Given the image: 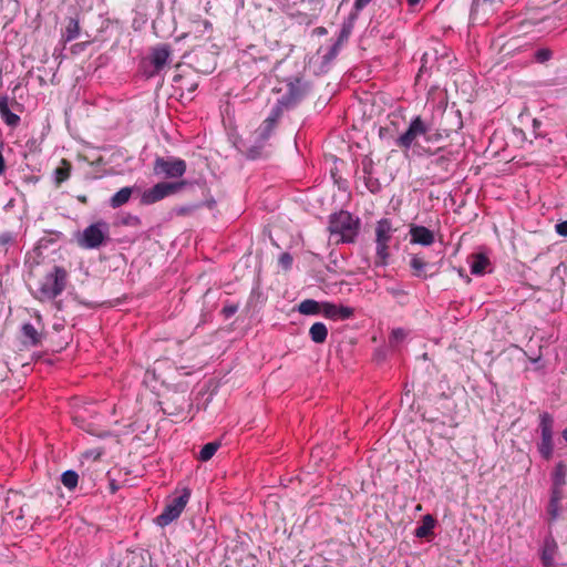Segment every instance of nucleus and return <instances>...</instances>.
<instances>
[{"instance_id":"nucleus-37","label":"nucleus","mask_w":567,"mask_h":567,"mask_svg":"<svg viewBox=\"0 0 567 567\" xmlns=\"http://www.w3.org/2000/svg\"><path fill=\"white\" fill-rule=\"evenodd\" d=\"M556 231L558 235L567 237V220L558 223L556 225Z\"/></svg>"},{"instance_id":"nucleus-28","label":"nucleus","mask_w":567,"mask_h":567,"mask_svg":"<svg viewBox=\"0 0 567 567\" xmlns=\"http://www.w3.org/2000/svg\"><path fill=\"white\" fill-rule=\"evenodd\" d=\"M61 482L68 489H74L79 482V475L75 471L68 470L62 473Z\"/></svg>"},{"instance_id":"nucleus-19","label":"nucleus","mask_w":567,"mask_h":567,"mask_svg":"<svg viewBox=\"0 0 567 567\" xmlns=\"http://www.w3.org/2000/svg\"><path fill=\"white\" fill-rule=\"evenodd\" d=\"M322 303L313 299H305L298 305V311L305 316L320 315L322 311Z\"/></svg>"},{"instance_id":"nucleus-30","label":"nucleus","mask_w":567,"mask_h":567,"mask_svg":"<svg viewBox=\"0 0 567 567\" xmlns=\"http://www.w3.org/2000/svg\"><path fill=\"white\" fill-rule=\"evenodd\" d=\"M321 313L329 319L337 320V305L324 301Z\"/></svg>"},{"instance_id":"nucleus-24","label":"nucleus","mask_w":567,"mask_h":567,"mask_svg":"<svg viewBox=\"0 0 567 567\" xmlns=\"http://www.w3.org/2000/svg\"><path fill=\"white\" fill-rule=\"evenodd\" d=\"M71 168L72 166L66 159L61 161V165L56 167L53 173L56 185H60L70 177Z\"/></svg>"},{"instance_id":"nucleus-21","label":"nucleus","mask_w":567,"mask_h":567,"mask_svg":"<svg viewBox=\"0 0 567 567\" xmlns=\"http://www.w3.org/2000/svg\"><path fill=\"white\" fill-rule=\"evenodd\" d=\"M309 336L315 343H323L328 337V328L323 322H315L309 329Z\"/></svg>"},{"instance_id":"nucleus-6","label":"nucleus","mask_w":567,"mask_h":567,"mask_svg":"<svg viewBox=\"0 0 567 567\" xmlns=\"http://www.w3.org/2000/svg\"><path fill=\"white\" fill-rule=\"evenodd\" d=\"M189 497L190 491L184 488L181 495L174 497L165 505L162 514L155 519L156 524L161 527H165L177 519L185 509Z\"/></svg>"},{"instance_id":"nucleus-41","label":"nucleus","mask_w":567,"mask_h":567,"mask_svg":"<svg viewBox=\"0 0 567 567\" xmlns=\"http://www.w3.org/2000/svg\"><path fill=\"white\" fill-rule=\"evenodd\" d=\"M315 32H316V33H318V34H326V33H327L326 29H324V28H322V27L317 28V29L315 30Z\"/></svg>"},{"instance_id":"nucleus-3","label":"nucleus","mask_w":567,"mask_h":567,"mask_svg":"<svg viewBox=\"0 0 567 567\" xmlns=\"http://www.w3.org/2000/svg\"><path fill=\"white\" fill-rule=\"evenodd\" d=\"M282 113L279 106H272L269 115L254 132V145L249 150L250 157L255 158L259 155L260 150L265 147L269 138L272 136Z\"/></svg>"},{"instance_id":"nucleus-39","label":"nucleus","mask_w":567,"mask_h":567,"mask_svg":"<svg viewBox=\"0 0 567 567\" xmlns=\"http://www.w3.org/2000/svg\"><path fill=\"white\" fill-rule=\"evenodd\" d=\"M2 151H3V143L0 141V176L6 171V162H4V157H3Z\"/></svg>"},{"instance_id":"nucleus-36","label":"nucleus","mask_w":567,"mask_h":567,"mask_svg":"<svg viewBox=\"0 0 567 567\" xmlns=\"http://www.w3.org/2000/svg\"><path fill=\"white\" fill-rule=\"evenodd\" d=\"M411 267L416 271H421L424 269L425 262L421 258L414 257L411 260Z\"/></svg>"},{"instance_id":"nucleus-31","label":"nucleus","mask_w":567,"mask_h":567,"mask_svg":"<svg viewBox=\"0 0 567 567\" xmlns=\"http://www.w3.org/2000/svg\"><path fill=\"white\" fill-rule=\"evenodd\" d=\"M406 337V332L403 329H394L390 336V346L394 347L400 343Z\"/></svg>"},{"instance_id":"nucleus-7","label":"nucleus","mask_w":567,"mask_h":567,"mask_svg":"<svg viewBox=\"0 0 567 567\" xmlns=\"http://www.w3.org/2000/svg\"><path fill=\"white\" fill-rule=\"evenodd\" d=\"M186 184H187L186 181H181V182H176V183H167V182L158 183V184L154 185L153 187L143 192V194L141 196V203L143 205L155 204V203L162 200L163 198L179 192L181 189H183L186 186Z\"/></svg>"},{"instance_id":"nucleus-32","label":"nucleus","mask_w":567,"mask_h":567,"mask_svg":"<svg viewBox=\"0 0 567 567\" xmlns=\"http://www.w3.org/2000/svg\"><path fill=\"white\" fill-rule=\"evenodd\" d=\"M353 315V309L350 307H344L342 305H337V320L348 319Z\"/></svg>"},{"instance_id":"nucleus-35","label":"nucleus","mask_w":567,"mask_h":567,"mask_svg":"<svg viewBox=\"0 0 567 567\" xmlns=\"http://www.w3.org/2000/svg\"><path fill=\"white\" fill-rule=\"evenodd\" d=\"M279 262L285 269H289L292 265V257L288 252H284L279 258Z\"/></svg>"},{"instance_id":"nucleus-29","label":"nucleus","mask_w":567,"mask_h":567,"mask_svg":"<svg viewBox=\"0 0 567 567\" xmlns=\"http://www.w3.org/2000/svg\"><path fill=\"white\" fill-rule=\"evenodd\" d=\"M18 234L12 231H3L0 234V248L7 252L9 247L14 246L17 243Z\"/></svg>"},{"instance_id":"nucleus-10","label":"nucleus","mask_w":567,"mask_h":567,"mask_svg":"<svg viewBox=\"0 0 567 567\" xmlns=\"http://www.w3.org/2000/svg\"><path fill=\"white\" fill-rule=\"evenodd\" d=\"M427 131V125L416 116L411 121L406 132L398 138L396 144L400 147L410 148L419 137L425 136Z\"/></svg>"},{"instance_id":"nucleus-14","label":"nucleus","mask_w":567,"mask_h":567,"mask_svg":"<svg viewBox=\"0 0 567 567\" xmlns=\"http://www.w3.org/2000/svg\"><path fill=\"white\" fill-rule=\"evenodd\" d=\"M171 56V50L168 45L161 44L152 49L150 54L151 64L154 66L155 71H161L168 62Z\"/></svg>"},{"instance_id":"nucleus-5","label":"nucleus","mask_w":567,"mask_h":567,"mask_svg":"<svg viewBox=\"0 0 567 567\" xmlns=\"http://www.w3.org/2000/svg\"><path fill=\"white\" fill-rule=\"evenodd\" d=\"M110 227L104 220L96 221L87 226L79 238L81 247L95 249L102 246L109 239Z\"/></svg>"},{"instance_id":"nucleus-11","label":"nucleus","mask_w":567,"mask_h":567,"mask_svg":"<svg viewBox=\"0 0 567 567\" xmlns=\"http://www.w3.org/2000/svg\"><path fill=\"white\" fill-rule=\"evenodd\" d=\"M303 96V90L301 89V81L297 79L295 82L288 84V90L274 106H279L280 112L284 114L285 110L295 106Z\"/></svg>"},{"instance_id":"nucleus-26","label":"nucleus","mask_w":567,"mask_h":567,"mask_svg":"<svg viewBox=\"0 0 567 567\" xmlns=\"http://www.w3.org/2000/svg\"><path fill=\"white\" fill-rule=\"evenodd\" d=\"M219 447H220V443L216 442V441L205 444L202 447V450L199 451V454L197 456L198 460L202 462L209 461L215 455V453L217 452V450Z\"/></svg>"},{"instance_id":"nucleus-42","label":"nucleus","mask_w":567,"mask_h":567,"mask_svg":"<svg viewBox=\"0 0 567 567\" xmlns=\"http://www.w3.org/2000/svg\"><path fill=\"white\" fill-rule=\"evenodd\" d=\"M561 436L565 440V442L567 443V427L563 430Z\"/></svg>"},{"instance_id":"nucleus-17","label":"nucleus","mask_w":567,"mask_h":567,"mask_svg":"<svg viewBox=\"0 0 567 567\" xmlns=\"http://www.w3.org/2000/svg\"><path fill=\"white\" fill-rule=\"evenodd\" d=\"M557 545L553 539H546L542 550V561L545 567H554Z\"/></svg>"},{"instance_id":"nucleus-25","label":"nucleus","mask_w":567,"mask_h":567,"mask_svg":"<svg viewBox=\"0 0 567 567\" xmlns=\"http://www.w3.org/2000/svg\"><path fill=\"white\" fill-rule=\"evenodd\" d=\"M391 223L386 219H382L377 226V241L388 243L391 238Z\"/></svg>"},{"instance_id":"nucleus-13","label":"nucleus","mask_w":567,"mask_h":567,"mask_svg":"<svg viewBox=\"0 0 567 567\" xmlns=\"http://www.w3.org/2000/svg\"><path fill=\"white\" fill-rule=\"evenodd\" d=\"M22 343L25 347H39L42 343L43 333L39 331L32 323L27 322L21 327Z\"/></svg>"},{"instance_id":"nucleus-4","label":"nucleus","mask_w":567,"mask_h":567,"mask_svg":"<svg viewBox=\"0 0 567 567\" xmlns=\"http://www.w3.org/2000/svg\"><path fill=\"white\" fill-rule=\"evenodd\" d=\"M329 229L336 241H354V221L349 212L341 210L330 218Z\"/></svg>"},{"instance_id":"nucleus-38","label":"nucleus","mask_w":567,"mask_h":567,"mask_svg":"<svg viewBox=\"0 0 567 567\" xmlns=\"http://www.w3.org/2000/svg\"><path fill=\"white\" fill-rule=\"evenodd\" d=\"M236 312H237V306H227V307H224V309H223V313L225 315L226 318L234 316Z\"/></svg>"},{"instance_id":"nucleus-43","label":"nucleus","mask_w":567,"mask_h":567,"mask_svg":"<svg viewBox=\"0 0 567 567\" xmlns=\"http://www.w3.org/2000/svg\"><path fill=\"white\" fill-rule=\"evenodd\" d=\"M131 220H132V221H133V224H135V225L140 224V218H138V217H136V216L131 217Z\"/></svg>"},{"instance_id":"nucleus-15","label":"nucleus","mask_w":567,"mask_h":567,"mask_svg":"<svg viewBox=\"0 0 567 567\" xmlns=\"http://www.w3.org/2000/svg\"><path fill=\"white\" fill-rule=\"evenodd\" d=\"M411 241L422 246H430L434 243V234L424 226H413L410 230Z\"/></svg>"},{"instance_id":"nucleus-20","label":"nucleus","mask_w":567,"mask_h":567,"mask_svg":"<svg viewBox=\"0 0 567 567\" xmlns=\"http://www.w3.org/2000/svg\"><path fill=\"white\" fill-rule=\"evenodd\" d=\"M563 499V492L551 491L547 513L551 520H556L560 516V502Z\"/></svg>"},{"instance_id":"nucleus-18","label":"nucleus","mask_w":567,"mask_h":567,"mask_svg":"<svg viewBox=\"0 0 567 567\" xmlns=\"http://www.w3.org/2000/svg\"><path fill=\"white\" fill-rule=\"evenodd\" d=\"M80 21L78 18H69L66 20V25L62 31V40L66 42H71L75 40L80 35Z\"/></svg>"},{"instance_id":"nucleus-1","label":"nucleus","mask_w":567,"mask_h":567,"mask_svg":"<svg viewBox=\"0 0 567 567\" xmlns=\"http://www.w3.org/2000/svg\"><path fill=\"white\" fill-rule=\"evenodd\" d=\"M350 34L351 24L344 23L336 41L330 44L320 47L317 52L309 58L307 62L309 71L315 75L327 73L331 66V63L339 54L341 47L348 41Z\"/></svg>"},{"instance_id":"nucleus-2","label":"nucleus","mask_w":567,"mask_h":567,"mask_svg":"<svg viewBox=\"0 0 567 567\" xmlns=\"http://www.w3.org/2000/svg\"><path fill=\"white\" fill-rule=\"evenodd\" d=\"M68 272L61 266H54L40 280L35 298L40 301L52 300L60 296L65 289Z\"/></svg>"},{"instance_id":"nucleus-12","label":"nucleus","mask_w":567,"mask_h":567,"mask_svg":"<svg viewBox=\"0 0 567 567\" xmlns=\"http://www.w3.org/2000/svg\"><path fill=\"white\" fill-rule=\"evenodd\" d=\"M468 265L471 272L476 276L485 275L492 270L489 258L483 252L471 255L468 257Z\"/></svg>"},{"instance_id":"nucleus-34","label":"nucleus","mask_w":567,"mask_h":567,"mask_svg":"<svg viewBox=\"0 0 567 567\" xmlns=\"http://www.w3.org/2000/svg\"><path fill=\"white\" fill-rule=\"evenodd\" d=\"M551 52L548 49H539L535 53V58L538 62H546L550 59Z\"/></svg>"},{"instance_id":"nucleus-22","label":"nucleus","mask_w":567,"mask_h":567,"mask_svg":"<svg viewBox=\"0 0 567 567\" xmlns=\"http://www.w3.org/2000/svg\"><path fill=\"white\" fill-rule=\"evenodd\" d=\"M132 193H133V188L132 187H123L121 188L118 192H116L110 199V206L112 208H118L121 206H123L124 204H126L131 196H132Z\"/></svg>"},{"instance_id":"nucleus-40","label":"nucleus","mask_w":567,"mask_h":567,"mask_svg":"<svg viewBox=\"0 0 567 567\" xmlns=\"http://www.w3.org/2000/svg\"><path fill=\"white\" fill-rule=\"evenodd\" d=\"M371 0H357V10L367 6Z\"/></svg>"},{"instance_id":"nucleus-44","label":"nucleus","mask_w":567,"mask_h":567,"mask_svg":"<svg viewBox=\"0 0 567 567\" xmlns=\"http://www.w3.org/2000/svg\"><path fill=\"white\" fill-rule=\"evenodd\" d=\"M410 6H415L420 2V0H408Z\"/></svg>"},{"instance_id":"nucleus-27","label":"nucleus","mask_w":567,"mask_h":567,"mask_svg":"<svg viewBox=\"0 0 567 567\" xmlns=\"http://www.w3.org/2000/svg\"><path fill=\"white\" fill-rule=\"evenodd\" d=\"M566 477V468L563 464L557 465L554 478H553V489L557 492H563V486L565 485Z\"/></svg>"},{"instance_id":"nucleus-16","label":"nucleus","mask_w":567,"mask_h":567,"mask_svg":"<svg viewBox=\"0 0 567 567\" xmlns=\"http://www.w3.org/2000/svg\"><path fill=\"white\" fill-rule=\"evenodd\" d=\"M0 116L3 120V122L11 127H16L20 123V116L11 112L9 109L7 96L0 97Z\"/></svg>"},{"instance_id":"nucleus-45","label":"nucleus","mask_w":567,"mask_h":567,"mask_svg":"<svg viewBox=\"0 0 567 567\" xmlns=\"http://www.w3.org/2000/svg\"><path fill=\"white\" fill-rule=\"evenodd\" d=\"M35 318L39 322H41L42 316L39 312H35Z\"/></svg>"},{"instance_id":"nucleus-9","label":"nucleus","mask_w":567,"mask_h":567,"mask_svg":"<svg viewBox=\"0 0 567 567\" xmlns=\"http://www.w3.org/2000/svg\"><path fill=\"white\" fill-rule=\"evenodd\" d=\"M186 172V162L181 158L165 159L157 157L154 163V173L163 174L167 178H179Z\"/></svg>"},{"instance_id":"nucleus-33","label":"nucleus","mask_w":567,"mask_h":567,"mask_svg":"<svg viewBox=\"0 0 567 567\" xmlns=\"http://www.w3.org/2000/svg\"><path fill=\"white\" fill-rule=\"evenodd\" d=\"M377 255L380 262L384 264L388 257V243L377 241Z\"/></svg>"},{"instance_id":"nucleus-8","label":"nucleus","mask_w":567,"mask_h":567,"mask_svg":"<svg viewBox=\"0 0 567 567\" xmlns=\"http://www.w3.org/2000/svg\"><path fill=\"white\" fill-rule=\"evenodd\" d=\"M540 442L538 443V452L545 460H550L554 453V419L548 413L540 415L539 422Z\"/></svg>"},{"instance_id":"nucleus-23","label":"nucleus","mask_w":567,"mask_h":567,"mask_svg":"<svg viewBox=\"0 0 567 567\" xmlns=\"http://www.w3.org/2000/svg\"><path fill=\"white\" fill-rule=\"evenodd\" d=\"M435 527V519L432 515L427 514L422 518V523L415 529V536L417 538H425L432 534Z\"/></svg>"}]
</instances>
